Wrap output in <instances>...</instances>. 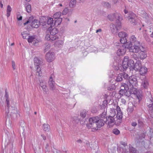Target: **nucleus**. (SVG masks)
<instances>
[{
    "mask_svg": "<svg viewBox=\"0 0 153 153\" xmlns=\"http://www.w3.org/2000/svg\"><path fill=\"white\" fill-rule=\"evenodd\" d=\"M134 59L136 58L144 59L147 56L146 48L142 46L140 42L134 41Z\"/></svg>",
    "mask_w": 153,
    "mask_h": 153,
    "instance_id": "f257e3e1",
    "label": "nucleus"
},
{
    "mask_svg": "<svg viewBox=\"0 0 153 153\" xmlns=\"http://www.w3.org/2000/svg\"><path fill=\"white\" fill-rule=\"evenodd\" d=\"M105 123V121L98 117H93L89 119V123L87 125V126L88 128L97 130L98 128L101 127Z\"/></svg>",
    "mask_w": 153,
    "mask_h": 153,
    "instance_id": "f03ea898",
    "label": "nucleus"
},
{
    "mask_svg": "<svg viewBox=\"0 0 153 153\" xmlns=\"http://www.w3.org/2000/svg\"><path fill=\"white\" fill-rule=\"evenodd\" d=\"M128 67L129 68L130 71H133L134 70V61L131 59L128 60V57L125 56L123 61L122 65L119 67L117 70L124 71L127 69Z\"/></svg>",
    "mask_w": 153,
    "mask_h": 153,
    "instance_id": "7ed1b4c3",
    "label": "nucleus"
},
{
    "mask_svg": "<svg viewBox=\"0 0 153 153\" xmlns=\"http://www.w3.org/2000/svg\"><path fill=\"white\" fill-rule=\"evenodd\" d=\"M117 47L118 49L117 51V54L119 56L124 55L126 51V49H128L130 52H134V46H132L131 42H128L125 44H123L122 46L118 45Z\"/></svg>",
    "mask_w": 153,
    "mask_h": 153,
    "instance_id": "20e7f679",
    "label": "nucleus"
},
{
    "mask_svg": "<svg viewBox=\"0 0 153 153\" xmlns=\"http://www.w3.org/2000/svg\"><path fill=\"white\" fill-rule=\"evenodd\" d=\"M134 76H131L129 77L128 79L129 83H128V89L125 90L126 91L125 93V95L126 96L129 97L133 98V95L134 94Z\"/></svg>",
    "mask_w": 153,
    "mask_h": 153,
    "instance_id": "39448f33",
    "label": "nucleus"
},
{
    "mask_svg": "<svg viewBox=\"0 0 153 153\" xmlns=\"http://www.w3.org/2000/svg\"><path fill=\"white\" fill-rule=\"evenodd\" d=\"M110 29L111 32L115 34L117 33L118 30L121 28V22H117L116 25L113 24H111L110 25Z\"/></svg>",
    "mask_w": 153,
    "mask_h": 153,
    "instance_id": "423d86ee",
    "label": "nucleus"
},
{
    "mask_svg": "<svg viewBox=\"0 0 153 153\" xmlns=\"http://www.w3.org/2000/svg\"><path fill=\"white\" fill-rule=\"evenodd\" d=\"M116 121L117 120H115L114 117L109 115L106 118L105 122L108 126L110 128L112 127L114 125L115 123H116Z\"/></svg>",
    "mask_w": 153,
    "mask_h": 153,
    "instance_id": "0eeeda50",
    "label": "nucleus"
},
{
    "mask_svg": "<svg viewBox=\"0 0 153 153\" xmlns=\"http://www.w3.org/2000/svg\"><path fill=\"white\" fill-rule=\"evenodd\" d=\"M118 36L120 38V41L122 44H125L127 43V39L126 37L127 36V34L124 32L121 31L118 33Z\"/></svg>",
    "mask_w": 153,
    "mask_h": 153,
    "instance_id": "6e6552de",
    "label": "nucleus"
},
{
    "mask_svg": "<svg viewBox=\"0 0 153 153\" xmlns=\"http://www.w3.org/2000/svg\"><path fill=\"white\" fill-rule=\"evenodd\" d=\"M46 59L49 62H51L55 59V54L53 52H49L47 53L45 56Z\"/></svg>",
    "mask_w": 153,
    "mask_h": 153,
    "instance_id": "1a4fd4ad",
    "label": "nucleus"
},
{
    "mask_svg": "<svg viewBox=\"0 0 153 153\" xmlns=\"http://www.w3.org/2000/svg\"><path fill=\"white\" fill-rule=\"evenodd\" d=\"M142 92L140 90H137L136 88H134V94L136 96L137 99L138 100V102H139L142 100L143 95Z\"/></svg>",
    "mask_w": 153,
    "mask_h": 153,
    "instance_id": "9d476101",
    "label": "nucleus"
},
{
    "mask_svg": "<svg viewBox=\"0 0 153 153\" xmlns=\"http://www.w3.org/2000/svg\"><path fill=\"white\" fill-rule=\"evenodd\" d=\"M128 22L131 24L134 22V13L132 12H129L127 17Z\"/></svg>",
    "mask_w": 153,
    "mask_h": 153,
    "instance_id": "9b49d317",
    "label": "nucleus"
},
{
    "mask_svg": "<svg viewBox=\"0 0 153 153\" xmlns=\"http://www.w3.org/2000/svg\"><path fill=\"white\" fill-rule=\"evenodd\" d=\"M117 120V124H120L122 122V119L123 118V114L122 111L117 112L116 117Z\"/></svg>",
    "mask_w": 153,
    "mask_h": 153,
    "instance_id": "f8f14e48",
    "label": "nucleus"
},
{
    "mask_svg": "<svg viewBox=\"0 0 153 153\" xmlns=\"http://www.w3.org/2000/svg\"><path fill=\"white\" fill-rule=\"evenodd\" d=\"M149 108V111L150 113H152L153 112V101L150 99L147 104Z\"/></svg>",
    "mask_w": 153,
    "mask_h": 153,
    "instance_id": "ddd939ff",
    "label": "nucleus"
},
{
    "mask_svg": "<svg viewBox=\"0 0 153 153\" xmlns=\"http://www.w3.org/2000/svg\"><path fill=\"white\" fill-rule=\"evenodd\" d=\"M27 41L29 43H31L35 41V43H38V41L37 40V37L36 36H29L27 38Z\"/></svg>",
    "mask_w": 153,
    "mask_h": 153,
    "instance_id": "4468645a",
    "label": "nucleus"
},
{
    "mask_svg": "<svg viewBox=\"0 0 153 153\" xmlns=\"http://www.w3.org/2000/svg\"><path fill=\"white\" fill-rule=\"evenodd\" d=\"M11 109L12 110V111L11 112L10 114L11 117L13 119L16 118L17 116L16 110L15 109V108L13 107H11Z\"/></svg>",
    "mask_w": 153,
    "mask_h": 153,
    "instance_id": "2eb2a0df",
    "label": "nucleus"
},
{
    "mask_svg": "<svg viewBox=\"0 0 153 153\" xmlns=\"http://www.w3.org/2000/svg\"><path fill=\"white\" fill-rule=\"evenodd\" d=\"M49 84L51 89L53 90L55 89V82L53 80L51 76L49 79Z\"/></svg>",
    "mask_w": 153,
    "mask_h": 153,
    "instance_id": "dca6fc26",
    "label": "nucleus"
},
{
    "mask_svg": "<svg viewBox=\"0 0 153 153\" xmlns=\"http://www.w3.org/2000/svg\"><path fill=\"white\" fill-rule=\"evenodd\" d=\"M31 24V26L35 28H38L40 25L39 22L37 19H34L32 20Z\"/></svg>",
    "mask_w": 153,
    "mask_h": 153,
    "instance_id": "f3484780",
    "label": "nucleus"
},
{
    "mask_svg": "<svg viewBox=\"0 0 153 153\" xmlns=\"http://www.w3.org/2000/svg\"><path fill=\"white\" fill-rule=\"evenodd\" d=\"M34 64L36 66H40L42 63V61L37 57H35L34 59Z\"/></svg>",
    "mask_w": 153,
    "mask_h": 153,
    "instance_id": "a211bd4d",
    "label": "nucleus"
},
{
    "mask_svg": "<svg viewBox=\"0 0 153 153\" xmlns=\"http://www.w3.org/2000/svg\"><path fill=\"white\" fill-rule=\"evenodd\" d=\"M141 66L140 61H137L134 64V70L136 71H138L141 67Z\"/></svg>",
    "mask_w": 153,
    "mask_h": 153,
    "instance_id": "6ab92c4d",
    "label": "nucleus"
},
{
    "mask_svg": "<svg viewBox=\"0 0 153 153\" xmlns=\"http://www.w3.org/2000/svg\"><path fill=\"white\" fill-rule=\"evenodd\" d=\"M115 17L116 19V22H121V21L123 20V19L121 16V15L119 13H115Z\"/></svg>",
    "mask_w": 153,
    "mask_h": 153,
    "instance_id": "aec40b11",
    "label": "nucleus"
},
{
    "mask_svg": "<svg viewBox=\"0 0 153 153\" xmlns=\"http://www.w3.org/2000/svg\"><path fill=\"white\" fill-rule=\"evenodd\" d=\"M47 22L48 25H50L51 27L55 25L54 20H53L52 18L50 17L48 18Z\"/></svg>",
    "mask_w": 153,
    "mask_h": 153,
    "instance_id": "412c9836",
    "label": "nucleus"
},
{
    "mask_svg": "<svg viewBox=\"0 0 153 153\" xmlns=\"http://www.w3.org/2000/svg\"><path fill=\"white\" fill-rule=\"evenodd\" d=\"M138 71L141 75H143L146 73L147 71V68L145 67H141Z\"/></svg>",
    "mask_w": 153,
    "mask_h": 153,
    "instance_id": "4be33fe9",
    "label": "nucleus"
},
{
    "mask_svg": "<svg viewBox=\"0 0 153 153\" xmlns=\"http://www.w3.org/2000/svg\"><path fill=\"white\" fill-rule=\"evenodd\" d=\"M12 10V9L11 7L9 5H7L6 10V16L7 18L9 17L10 16Z\"/></svg>",
    "mask_w": 153,
    "mask_h": 153,
    "instance_id": "5701e85b",
    "label": "nucleus"
},
{
    "mask_svg": "<svg viewBox=\"0 0 153 153\" xmlns=\"http://www.w3.org/2000/svg\"><path fill=\"white\" fill-rule=\"evenodd\" d=\"M107 116H106V112L104 111L100 115L99 118L100 119L105 121L106 118H107Z\"/></svg>",
    "mask_w": 153,
    "mask_h": 153,
    "instance_id": "b1692460",
    "label": "nucleus"
},
{
    "mask_svg": "<svg viewBox=\"0 0 153 153\" xmlns=\"http://www.w3.org/2000/svg\"><path fill=\"white\" fill-rule=\"evenodd\" d=\"M71 120L73 123L74 125L78 123L79 122V120L77 117H72L71 118Z\"/></svg>",
    "mask_w": 153,
    "mask_h": 153,
    "instance_id": "393cba45",
    "label": "nucleus"
},
{
    "mask_svg": "<svg viewBox=\"0 0 153 153\" xmlns=\"http://www.w3.org/2000/svg\"><path fill=\"white\" fill-rule=\"evenodd\" d=\"M63 44V41L61 40H58L56 41L54 44V45L55 46L59 47L60 45H62Z\"/></svg>",
    "mask_w": 153,
    "mask_h": 153,
    "instance_id": "a878e982",
    "label": "nucleus"
},
{
    "mask_svg": "<svg viewBox=\"0 0 153 153\" xmlns=\"http://www.w3.org/2000/svg\"><path fill=\"white\" fill-rule=\"evenodd\" d=\"M108 17L109 20L111 21H114L116 19L115 13L109 15Z\"/></svg>",
    "mask_w": 153,
    "mask_h": 153,
    "instance_id": "bb28decb",
    "label": "nucleus"
},
{
    "mask_svg": "<svg viewBox=\"0 0 153 153\" xmlns=\"http://www.w3.org/2000/svg\"><path fill=\"white\" fill-rule=\"evenodd\" d=\"M58 32V30L56 28H53L51 30V31L50 33L51 35L52 36L55 35Z\"/></svg>",
    "mask_w": 153,
    "mask_h": 153,
    "instance_id": "cd10ccee",
    "label": "nucleus"
},
{
    "mask_svg": "<svg viewBox=\"0 0 153 153\" xmlns=\"http://www.w3.org/2000/svg\"><path fill=\"white\" fill-rule=\"evenodd\" d=\"M148 84V82L147 79H145L142 82V85L144 88H146Z\"/></svg>",
    "mask_w": 153,
    "mask_h": 153,
    "instance_id": "c85d7f7f",
    "label": "nucleus"
},
{
    "mask_svg": "<svg viewBox=\"0 0 153 153\" xmlns=\"http://www.w3.org/2000/svg\"><path fill=\"white\" fill-rule=\"evenodd\" d=\"M36 75L41 76H42V72L39 66H36Z\"/></svg>",
    "mask_w": 153,
    "mask_h": 153,
    "instance_id": "c756f323",
    "label": "nucleus"
},
{
    "mask_svg": "<svg viewBox=\"0 0 153 153\" xmlns=\"http://www.w3.org/2000/svg\"><path fill=\"white\" fill-rule=\"evenodd\" d=\"M43 130L45 131H48L50 129V126L48 124H44L43 126Z\"/></svg>",
    "mask_w": 153,
    "mask_h": 153,
    "instance_id": "7c9ffc66",
    "label": "nucleus"
},
{
    "mask_svg": "<svg viewBox=\"0 0 153 153\" xmlns=\"http://www.w3.org/2000/svg\"><path fill=\"white\" fill-rule=\"evenodd\" d=\"M61 13L60 12H56L53 15V17L55 19H57L60 18L61 15Z\"/></svg>",
    "mask_w": 153,
    "mask_h": 153,
    "instance_id": "2f4dec72",
    "label": "nucleus"
},
{
    "mask_svg": "<svg viewBox=\"0 0 153 153\" xmlns=\"http://www.w3.org/2000/svg\"><path fill=\"white\" fill-rule=\"evenodd\" d=\"M116 114L115 110L114 108H111L110 110V113L109 116L114 117Z\"/></svg>",
    "mask_w": 153,
    "mask_h": 153,
    "instance_id": "473e14b6",
    "label": "nucleus"
},
{
    "mask_svg": "<svg viewBox=\"0 0 153 153\" xmlns=\"http://www.w3.org/2000/svg\"><path fill=\"white\" fill-rule=\"evenodd\" d=\"M25 8L26 11L28 13H30L31 11V5L29 4H27L25 5Z\"/></svg>",
    "mask_w": 153,
    "mask_h": 153,
    "instance_id": "72a5a7b5",
    "label": "nucleus"
},
{
    "mask_svg": "<svg viewBox=\"0 0 153 153\" xmlns=\"http://www.w3.org/2000/svg\"><path fill=\"white\" fill-rule=\"evenodd\" d=\"M102 4L105 7L107 8H109L111 7V4L107 2H102Z\"/></svg>",
    "mask_w": 153,
    "mask_h": 153,
    "instance_id": "f704fd0d",
    "label": "nucleus"
},
{
    "mask_svg": "<svg viewBox=\"0 0 153 153\" xmlns=\"http://www.w3.org/2000/svg\"><path fill=\"white\" fill-rule=\"evenodd\" d=\"M21 35L24 39H27V37L29 36V34L26 31H24L22 33Z\"/></svg>",
    "mask_w": 153,
    "mask_h": 153,
    "instance_id": "c9c22d12",
    "label": "nucleus"
},
{
    "mask_svg": "<svg viewBox=\"0 0 153 153\" xmlns=\"http://www.w3.org/2000/svg\"><path fill=\"white\" fill-rule=\"evenodd\" d=\"M123 80V77H122V74H119L117 76L116 81L117 82H120L122 80Z\"/></svg>",
    "mask_w": 153,
    "mask_h": 153,
    "instance_id": "e433bc0d",
    "label": "nucleus"
},
{
    "mask_svg": "<svg viewBox=\"0 0 153 153\" xmlns=\"http://www.w3.org/2000/svg\"><path fill=\"white\" fill-rule=\"evenodd\" d=\"M62 21V19L61 18L57 19L56 20H54L55 25H59L61 22Z\"/></svg>",
    "mask_w": 153,
    "mask_h": 153,
    "instance_id": "4c0bfd02",
    "label": "nucleus"
},
{
    "mask_svg": "<svg viewBox=\"0 0 153 153\" xmlns=\"http://www.w3.org/2000/svg\"><path fill=\"white\" fill-rule=\"evenodd\" d=\"M87 111L86 110H84L82 111L80 113V116H81L83 118H84L86 116V115L87 114Z\"/></svg>",
    "mask_w": 153,
    "mask_h": 153,
    "instance_id": "58836bf2",
    "label": "nucleus"
},
{
    "mask_svg": "<svg viewBox=\"0 0 153 153\" xmlns=\"http://www.w3.org/2000/svg\"><path fill=\"white\" fill-rule=\"evenodd\" d=\"M125 90L124 88H121L119 91V94L121 96L125 95Z\"/></svg>",
    "mask_w": 153,
    "mask_h": 153,
    "instance_id": "ea45409f",
    "label": "nucleus"
},
{
    "mask_svg": "<svg viewBox=\"0 0 153 153\" xmlns=\"http://www.w3.org/2000/svg\"><path fill=\"white\" fill-rule=\"evenodd\" d=\"M59 39V37L58 36H56L53 35L52 36H51V41H57V40H58Z\"/></svg>",
    "mask_w": 153,
    "mask_h": 153,
    "instance_id": "a19ab883",
    "label": "nucleus"
},
{
    "mask_svg": "<svg viewBox=\"0 0 153 153\" xmlns=\"http://www.w3.org/2000/svg\"><path fill=\"white\" fill-rule=\"evenodd\" d=\"M50 46V45L49 43H46L45 44V47L44 49L45 51H48L49 49Z\"/></svg>",
    "mask_w": 153,
    "mask_h": 153,
    "instance_id": "79ce46f5",
    "label": "nucleus"
},
{
    "mask_svg": "<svg viewBox=\"0 0 153 153\" xmlns=\"http://www.w3.org/2000/svg\"><path fill=\"white\" fill-rule=\"evenodd\" d=\"M112 132L114 134L118 135L120 133V131L117 128H115L113 130Z\"/></svg>",
    "mask_w": 153,
    "mask_h": 153,
    "instance_id": "37998d69",
    "label": "nucleus"
},
{
    "mask_svg": "<svg viewBox=\"0 0 153 153\" xmlns=\"http://www.w3.org/2000/svg\"><path fill=\"white\" fill-rule=\"evenodd\" d=\"M134 122H133L131 123V126H129L128 127V130L130 131H133L134 129Z\"/></svg>",
    "mask_w": 153,
    "mask_h": 153,
    "instance_id": "c03bdc74",
    "label": "nucleus"
},
{
    "mask_svg": "<svg viewBox=\"0 0 153 153\" xmlns=\"http://www.w3.org/2000/svg\"><path fill=\"white\" fill-rule=\"evenodd\" d=\"M115 89V87L114 85H112L108 88V89L110 91H113Z\"/></svg>",
    "mask_w": 153,
    "mask_h": 153,
    "instance_id": "a18cd8bd",
    "label": "nucleus"
},
{
    "mask_svg": "<svg viewBox=\"0 0 153 153\" xmlns=\"http://www.w3.org/2000/svg\"><path fill=\"white\" fill-rule=\"evenodd\" d=\"M41 87L42 88V90L44 91V94H46L47 90L46 85L42 86H41Z\"/></svg>",
    "mask_w": 153,
    "mask_h": 153,
    "instance_id": "49530a36",
    "label": "nucleus"
},
{
    "mask_svg": "<svg viewBox=\"0 0 153 153\" xmlns=\"http://www.w3.org/2000/svg\"><path fill=\"white\" fill-rule=\"evenodd\" d=\"M39 85L41 87L46 85V82L44 80H41L40 81Z\"/></svg>",
    "mask_w": 153,
    "mask_h": 153,
    "instance_id": "de8ad7c7",
    "label": "nucleus"
},
{
    "mask_svg": "<svg viewBox=\"0 0 153 153\" xmlns=\"http://www.w3.org/2000/svg\"><path fill=\"white\" fill-rule=\"evenodd\" d=\"M17 19L18 21L21 20L22 19V16L19 14V13H17Z\"/></svg>",
    "mask_w": 153,
    "mask_h": 153,
    "instance_id": "09e8293b",
    "label": "nucleus"
},
{
    "mask_svg": "<svg viewBox=\"0 0 153 153\" xmlns=\"http://www.w3.org/2000/svg\"><path fill=\"white\" fill-rule=\"evenodd\" d=\"M121 74H122L123 78L125 79H126L128 78V76L127 74L124 72L121 73Z\"/></svg>",
    "mask_w": 153,
    "mask_h": 153,
    "instance_id": "8fccbe9b",
    "label": "nucleus"
},
{
    "mask_svg": "<svg viewBox=\"0 0 153 153\" xmlns=\"http://www.w3.org/2000/svg\"><path fill=\"white\" fill-rule=\"evenodd\" d=\"M129 150L131 153H134V148L131 146H129Z\"/></svg>",
    "mask_w": 153,
    "mask_h": 153,
    "instance_id": "3c124183",
    "label": "nucleus"
},
{
    "mask_svg": "<svg viewBox=\"0 0 153 153\" xmlns=\"http://www.w3.org/2000/svg\"><path fill=\"white\" fill-rule=\"evenodd\" d=\"M51 36L49 34H47L45 36V39L47 40H50L51 39Z\"/></svg>",
    "mask_w": 153,
    "mask_h": 153,
    "instance_id": "603ef678",
    "label": "nucleus"
},
{
    "mask_svg": "<svg viewBox=\"0 0 153 153\" xmlns=\"http://www.w3.org/2000/svg\"><path fill=\"white\" fill-rule=\"evenodd\" d=\"M12 67L14 70H15L16 68V64L15 62L13 61H12Z\"/></svg>",
    "mask_w": 153,
    "mask_h": 153,
    "instance_id": "864d4df0",
    "label": "nucleus"
},
{
    "mask_svg": "<svg viewBox=\"0 0 153 153\" xmlns=\"http://www.w3.org/2000/svg\"><path fill=\"white\" fill-rule=\"evenodd\" d=\"M127 86V85L124 83L122 84L121 85V87L123 88H124V89H126V88H127L126 87Z\"/></svg>",
    "mask_w": 153,
    "mask_h": 153,
    "instance_id": "5fc2aeb1",
    "label": "nucleus"
},
{
    "mask_svg": "<svg viewBox=\"0 0 153 153\" xmlns=\"http://www.w3.org/2000/svg\"><path fill=\"white\" fill-rule=\"evenodd\" d=\"M134 41V36H132L130 38V41L128 42H131L132 45H133L132 43V42H133Z\"/></svg>",
    "mask_w": 153,
    "mask_h": 153,
    "instance_id": "6e6d98bb",
    "label": "nucleus"
},
{
    "mask_svg": "<svg viewBox=\"0 0 153 153\" xmlns=\"http://www.w3.org/2000/svg\"><path fill=\"white\" fill-rule=\"evenodd\" d=\"M116 110L117 111V112H118L121 111L120 108L118 106H117V107L116 108Z\"/></svg>",
    "mask_w": 153,
    "mask_h": 153,
    "instance_id": "4d7b16f0",
    "label": "nucleus"
},
{
    "mask_svg": "<svg viewBox=\"0 0 153 153\" xmlns=\"http://www.w3.org/2000/svg\"><path fill=\"white\" fill-rule=\"evenodd\" d=\"M126 100L125 99H121V102L123 104H125L126 103Z\"/></svg>",
    "mask_w": 153,
    "mask_h": 153,
    "instance_id": "13d9d810",
    "label": "nucleus"
},
{
    "mask_svg": "<svg viewBox=\"0 0 153 153\" xmlns=\"http://www.w3.org/2000/svg\"><path fill=\"white\" fill-rule=\"evenodd\" d=\"M67 11H68V10H67V9H65L63 12V14H66L67 13Z\"/></svg>",
    "mask_w": 153,
    "mask_h": 153,
    "instance_id": "bf43d9fd",
    "label": "nucleus"
},
{
    "mask_svg": "<svg viewBox=\"0 0 153 153\" xmlns=\"http://www.w3.org/2000/svg\"><path fill=\"white\" fill-rule=\"evenodd\" d=\"M6 101L7 102V106L8 107V109L9 107V100H7V99H6Z\"/></svg>",
    "mask_w": 153,
    "mask_h": 153,
    "instance_id": "052dcab7",
    "label": "nucleus"
},
{
    "mask_svg": "<svg viewBox=\"0 0 153 153\" xmlns=\"http://www.w3.org/2000/svg\"><path fill=\"white\" fill-rule=\"evenodd\" d=\"M41 136L42 137V138L43 140H45L46 139V137L45 136H44L43 134L41 135Z\"/></svg>",
    "mask_w": 153,
    "mask_h": 153,
    "instance_id": "680f3d73",
    "label": "nucleus"
},
{
    "mask_svg": "<svg viewBox=\"0 0 153 153\" xmlns=\"http://www.w3.org/2000/svg\"><path fill=\"white\" fill-rule=\"evenodd\" d=\"M102 31V29H99L96 30V32L97 33L99 32H101Z\"/></svg>",
    "mask_w": 153,
    "mask_h": 153,
    "instance_id": "e2e57ef3",
    "label": "nucleus"
},
{
    "mask_svg": "<svg viewBox=\"0 0 153 153\" xmlns=\"http://www.w3.org/2000/svg\"><path fill=\"white\" fill-rule=\"evenodd\" d=\"M76 141L79 143H82V141L81 139L77 140Z\"/></svg>",
    "mask_w": 153,
    "mask_h": 153,
    "instance_id": "0e129e2a",
    "label": "nucleus"
},
{
    "mask_svg": "<svg viewBox=\"0 0 153 153\" xmlns=\"http://www.w3.org/2000/svg\"><path fill=\"white\" fill-rule=\"evenodd\" d=\"M124 12L125 14H127L128 13V11L126 9H125L124 10Z\"/></svg>",
    "mask_w": 153,
    "mask_h": 153,
    "instance_id": "69168bd1",
    "label": "nucleus"
},
{
    "mask_svg": "<svg viewBox=\"0 0 153 153\" xmlns=\"http://www.w3.org/2000/svg\"><path fill=\"white\" fill-rule=\"evenodd\" d=\"M76 4V2L75 1H73L71 2V4Z\"/></svg>",
    "mask_w": 153,
    "mask_h": 153,
    "instance_id": "338daca9",
    "label": "nucleus"
},
{
    "mask_svg": "<svg viewBox=\"0 0 153 153\" xmlns=\"http://www.w3.org/2000/svg\"><path fill=\"white\" fill-rule=\"evenodd\" d=\"M121 144L123 146H125L127 145L126 143L125 142H123V143H122Z\"/></svg>",
    "mask_w": 153,
    "mask_h": 153,
    "instance_id": "774afa93",
    "label": "nucleus"
}]
</instances>
